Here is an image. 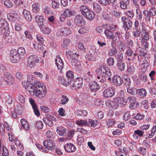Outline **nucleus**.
Wrapping results in <instances>:
<instances>
[{"mask_svg": "<svg viewBox=\"0 0 156 156\" xmlns=\"http://www.w3.org/2000/svg\"><path fill=\"white\" fill-rule=\"evenodd\" d=\"M32 83V86H28L27 87L28 91L30 94L34 95L39 98L44 97L46 94V89L45 86H43L40 82L34 80Z\"/></svg>", "mask_w": 156, "mask_h": 156, "instance_id": "1", "label": "nucleus"}, {"mask_svg": "<svg viewBox=\"0 0 156 156\" xmlns=\"http://www.w3.org/2000/svg\"><path fill=\"white\" fill-rule=\"evenodd\" d=\"M96 72L98 74L105 77L111 76L112 75L110 69L105 65L102 66L101 67L97 69Z\"/></svg>", "mask_w": 156, "mask_h": 156, "instance_id": "2", "label": "nucleus"}, {"mask_svg": "<svg viewBox=\"0 0 156 156\" xmlns=\"http://www.w3.org/2000/svg\"><path fill=\"white\" fill-rule=\"evenodd\" d=\"M39 59L36 55H31L28 58L27 66L30 68H32L36 66V64L39 62Z\"/></svg>", "mask_w": 156, "mask_h": 156, "instance_id": "3", "label": "nucleus"}, {"mask_svg": "<svg viewBox=\"0 0 156 156\" xmlns=\"http://www.w3.org/2000/svg\"><path fill=\"white\" fill-rule=\"evenodd\" d=\"M43 120L46 125L52 126L53 125V122L56 121V119L55 117L48 114L46 115L45 117L43 118Z\"/></svg>", "mask_w": 156, "mask_h": 156, "instance_id": "4", "label": "nucleus"}, {"mask_svg": "<svg viewBox=\"0 0 156 156\" xmlns=\"http://www.w3.org/2000/svg\"><path fill=\"white\" fill-rule=\"evenodd\" d=\"M83 80L81 78L77 77L71 81V87L72 88L75 89L79 88L82 86Z\"/></svg>", "mask_w": 156, "mask_h": 156, "instance_id": "5", "label": "nucleus"}, {"mask_svg": "<svg viewBox=\"0 0 156 156\" xmlns=\"http://www.w3.org/2000/svg\"><path fill=\"white\" fill-rule=\"evenodd\" d=\"M89 53L85 56L86 59L90 61H94L96 59L98 55V53L96 50H90Z\"/></svg>", "mask_w": 156, "mask_h": 156, "instance_id": "6", "label": "nucleus"}, {"mask_svg": "<svg viewBox=\"0 0 156 156\" xmlns=\"http://www.w3.org/2000/svg\"><path fill=\"white\" fill-rule=\"evenodd\" d=\"M106 104L107 106L111 108L116 109L118 108L119 103L117 97L113 99L112 101H106Z\"/></svg>", "mask_w": 156, "mask_h": 156, "instance_id": "7", "label": "nucleus"}, {"mask_svg": "<svg viewBox=\"0 0 156 156\" xmlns=\"http://www.w3.org/2000/svg\"><path fill=\"white\" fill-rule=\"evenodd\" d=\"M115 94V91L112 87L108 88L105 89L103 93V96L105 98L112 97Z\"/></svg>", "mask_w": 156, "mask_h": 156, "instance_id": "8", "label": "nucleus"}, {"mask_svg": "<svg viewBox=\"0 0 156 156\" xmlns=\"http://www.w3.org/2000/svg\"><path fill=\"white\" fill-rule=\"evenodd\" d=\"M44 146L48 150H51L55 148V144L52 140H45L43 141Z\"/></svg>", "mask_w": 156, "mask_h": 156, "instance_id": "9", "label": "nucleus"}, {"mask_svg": "<svg viewBox=\"0 0 156 156\" xmlns=\"http://www.w3.org/2000/svg\"><path fill=\"white\" fill-rule=\"evenodd\" d=\"M65 151L68 153H71L76 151V148L74 145L71 143H67L64 146Z\"/></svg>", "mask_w": 156, "mask_h": 156, "instance_id": "10", "label": "nucleus"}, {"mask_svg": "<svg viewBox=\"0 0 156 156\" xmlns=\"http://www.w3.org/2000/svg\"><path fill=\"white\" fill-rule=\"evenodd\" d=\"M83 20V16L80 14H78L74 18L75 23L76 25L81 26L84 24Z\"/></svg>", "mask_w": 156, "mask_h": 156, "instance_id": "11", "label": "nucleus"}, {"mask_svg": "<svg viewBox=\"0 0 156 156\" xmlns=\"http://www.w3.org/2000/svg\"><path fill=\"white\" fill-rule=\"evenodd\" d=\"M112 82L116 86H120L123 83L122 79L120 76L116 75L113 78Z\"/></svg>", "mask_w": 156, "mask_h": 156, "instance_id": "12", "label": "nucleus"}, {"mask_svg": "<svg viewBox=\"0 0 156 156\" xmlns=\"http://www.w3.org/2000/svg\"><path fill=\"white\" fill-rule=\"evenodd\" d=\"M55 64L58 69L61 72L62 69L64 67V63L62 60L59 57L55 59Z\"/></svg>", "mask_w": 156, "mask_h": 156, "instance_id": "13", "label": "nucleus"}, {"mask_svg": "<svg viewBox=\"0 0 156 156\" xmlns=\"http://www.w3.org/2000/svg\"><path fill=\"white\" fill-rule=\"evenodd\" d=\"M9 26L7 21L4 19L1 18L0 19V30L2 29L8 30L9 29Z\"/></svg>", "mask_w": 156, "mask_h": 156, "instance_id": "14", "label": "nucleus"}, {"mask_svg": "<svg viewBox=\"0 0 156 156\" xmlns=\"http://www.w3.org/2000/svg\"><path fill=\"white\" fill-rule=\"evenodd\" d=\"M59 81L61 84L64 86H67L70 85L71 87V81L69 80H67V78H65L63 76H60L59 77Z\"/></svg>", "mask_w": 156, "mask_h": 156, "instance_id": "15", "label": "nucleus"}, {"mask_svg": "<svg viewBox=\"0 0 156 156\" xmlns=\"http://www.w3.org/2000/svg\"><path fill=\"white\" fill-rule=\"evenodd\" d=\"M4 78V80L7 83L8 85L12 84L14 82L13 78L11 76H9L8 74L5 75Z\"/></svg>", "mask_w": 156, "mask_h": 156, "instance_id": "16", "label": "nucleus"}, {"mask_svg": "<svg viewBox=\"0 0 156 156\" xmlns=\"http://www.w3.org/2000/svg\"><path fill=\"white\" fill-rule=\"evenodd\" d=\"M89 87L92 91H96L100 89L99 85L96 82L93 81L89 84Z\"/></svg>", "mask_w": 156, "mask_h": 156, "instance_id": "17", "label": "nucleus"}, {"mask_svg": "<svg viewBox=\"0 0 156 156\" xmlns=\"http://www.w3.org/2000/svg\"><path fill=\"white\" fill-rule=\"evenodd\" d=\"M156 132V126H154L151 130L146 133V136L147 138H151L153 137Z\"/></svg>", "mask_w": 156, "mask_h": 156, "instance_id": "18", "label": "nucleus"}, {"mask_svg": "<svg viewBox=\"0 0 156 156\" xmlns=\"http://www.w3.org/2000/svg\"><path fill=\"white\" fill-rule=\"evenodd\" d=\"M39 27L41 31L44 34H49L51 32V29L43 24H39Z\"/></svg>", "mask_w": 156, "mask_h": 156, "instance_id": "19", "label": "nucleus"}, {"mask_svg": "<svg viewBox=\"0 0 156 156\" xmlns=\"http://www.w3.org/2000/svg\"><path fill=\"white\" fill-rule=\"evenodd\" d=\"M137 94L141 98H143L146 96L147 92L144 88L138 89L137 90Z\"/></svg>", "mask_w": 156, "mask_h": 156, "instance_id": "20", "label": "nucleus"}, {"mask_svg": "<svg viewBox=\"0 0 156 156\" xmlns=\"http://www.w3.org/2000/svg\"><path fill=\"white\" fill-rule=\"evenodd\" d=\"M56 131L58 134L60 136L66 135V129L62 126L58 127L57 128Z\"/></svg>", "mask_w": 156, "mask_h": 156, "instance_id": "21", "label": "nucleus"}, {"mask_svg": "<svg viewBox=\"0 0 156 156\" xmlns=\"http://www.w3.org/2000/svg\"><path fill=\"white\" fill-rule=\"evenodd\" d=\"M23 14L27 20L29 21L31 20L32 19V16L30 12L26 10H24L23 12Z\"/></svg>", "mask_w": 156, "mask_h": 156, "instance_id": "22", "label": "nucleus"}, {"mask_svg": "<svg viewBox=\"0 0 156 156\" xmlns=\"http://www.w3.org/2000/svg\"><path fill=\"white\" fill-rule=\"evenodd\" d=\"M139 79L142 82H145L147 80V76L146 74L142 71L138 73Z\"/></svg>", "mask_w": 156, "mask_h": 156, "instance_id": "23", "label": "nucleus"}, {"mask_svg": "<svg viewBox=\"0 0 156 156\" xmlns=\"http://www.w3.org/2000/svg\"><path fill=\"white\" fill-rule=\"evenodd\" d=\"M84 17L90 20H93L94 17V14L90 9L85 14Z\"/></svg>", "mask_w": 156, "mask_h": 156, "instance_id": "24", "label": "nucleus"}, {"mask_svg": "<svg viewBox=\"0 0 156 156\" xmlns=\"http://www.w3.org/2000/svg\"><path fill=\"white\" fill-rule=\"evenodd\" d=\"M132 24L133 22L129 19V20L126 22V23L123 24V27H124L126 31H127L132 27Z\"/></svg>", "mask_w": 156, "mask_h": 156, "instance_id": "25", "label": "nucleus"}, {"mask_svg": "<svg viewBox=\"0 0 156 156\" xmlns=\"http://www.w3.org/2000/svg\"><path fill=\"white\" fill-rule=\"evenodd\" d=\"M36 22L40 24H43L45 21L44 17L41 15H37L35 17Z\"/></svg>", "mask_w": 156, "mask_h": 156, "instance_id": "26", "label": "nucleus"}, {"mask_svg": "<svg viewBox=\"0 0 156 156\" xmlns=\"http://www.w3.org/2000/svg\"><path fill=\"white\" fill-rule=\"evenodd\" d=\"M117 0H99V2L101 4L104 5H106L110 3L114 4L116 2Z\"/></svg>", "mask_w": 156, "mask_h": 156, "instance_id": "27", "label": "nucleus"}, {"mask_svg": "<svg viewBox=\"0 0 156 156\" xmlns=\"http://www.w3.org/2000/svg\"><path fill=\"white\" fill-rule=\"evenodd\" d=\"M80 11L83 16H85L87 12L89 11V9L87 6L84 5H82L79 8Z\"/></svg>", "mask_w": 156, "mask_h": 156, "instance_id": "28", "label": "nucleus"}, {"mask_svg": "<svg viewBox=\"0 0 156 156\" xmlns=\"http://www.w3.org/2000/svg\"><path fill=\"white\" fill-rule=\"evenodd\" d=\"M62 33L64 36H67L71 33V30L69 28L65 27L61 30Z\"/></svg>", "mask_w": 156, "mask_h": 156, "instance_id": "29", "label": "nucleus"}, {"mask_svg": "<svg viewBox=\"0 0 156 156\" xmlns=\"http://www.w3.org/2000/svg\"><path fill=\"white\" fill-rule=\"evenodd\" d=\"M137 90L136 88L131 87H129L127 89V93L133 95H135L137 94Z\"/></svg>", "mask_w": 156, "mask_h": 156, "instance_id": "30", "label": "nucleus"}, {"mask_svg": "<svg viewBox=\"0 0 156 156\" xmlns=\"http://www.w3.org/2000/svg\"><path fill=\"white\" fill-rule=\"evenodd\" d=\"M21 123L24 129L27 130H29L30 126L26 119H22L21 120Z\"/></svg>", "mask_w": 156, "mask_h": 156, "instance_id": "31", "label": "nucleus"}, {"mask_svg": "<svg viewBox=\"0 0 156 156\" xmlns=\"http://www.w3.org/2000/svg\"><path fill=\"white\" fill-rule=\"evenodd\" d=\"M117 67L119 70L121 71H123L125 68V64L123 61H120L117 62Z\"/></svg>", "mask_w": 156, "mask_h": 156, "instance_id": "32", "label": "nucleus"}, {"mask_svg": "<svg viewBox=\"0 0 156 156\" xmlns=\"http://www.w3.org/2000/svg\"><path fill=\"white\" fill-rule=\"evenodd\" d=\"M71 40L69 39L65 38L63 39L62 46L64 48L66 49L70 44Z\"/></svg>", "mask_w": 156, "mask_h": 156, "instance_id": "33", "label": "nucleus"}, {"mask_svg": "<svg viewBox=\"0 0 156 156\" xmlns=\"http://www.w3.org/2000/svg\"><path fill=\"white\" fill-rule=\"evenodd\" d=\"M117 99L119 104L122 106H124L126 105L127 100L123 98L117 97Z\"/></svg>", "mask_w": 156, "mask_h": 156, "instance_id": "34", "label": "nucleus"}, {"mask_svg": "<svg viewBox=\"0 0 156 156\" xmlns=\"http://www.w3.org/2000/svg\"><path fill=\"white\" fill-rule=\"evenodd\" d=\"M118 52V49L115 46L110 49L108 52V55L109 56H112L116 55Z\"/></svg>", "mask_w": 156, "mask_h": 156, "instance_id": "35", "label": "nucleus"}, {"mask_svg": "<svg viewBox=\"0 0 156 156\" xmlns=\"http://www.w3.org/2000/svg\"><path fill=\"white\" fill-rule=\"evenodd\" d=\"M143 35H142V37L141 39L149 40V33L146 30H142Z\"/></svg>", "mask_w": 156, "mask_h": 156, "instance_id": "36", "label": "nucleus"}, {"mask_svg": "<svg viewBox=\"0 0 156 156\" xmlns=\"http://www.w3.org/2000/svg\"><path fill=\"white\" fill-rule=\"evenodd\" d=\"M66 76L67 80H69L72 81L73 79L74 73L71 70H69L66 73Z\"/></svg>", "mask_w": 156, "mask_h": 156, "instance_id": "37", "label": "nucleus"}, {"mask_svg": "<svg viewBox=\"0 0 156 156\" xmlns=\"http://www.w3.org/2000/svg\"><path fill=\"white\" fill-rule=\"evenodd\" d=\"M74 12L72 10L70 9H66L63 12V14L66 16H73L74 14Z\"/></svg>", "mask_w": 156, "mask_h": 156, "instance_id": "38", "label": "nucleus"}, {"mask_svg": "<svg viewBox=\"0 0 156 156\" xmlns=\"http://www.w3.org/2000/svg\"><path fill=\"white\" fill-rule=\"evenodd\" d=\"M93 8L94 11L97 13H99L101 10V6L97 3H94L93 4Z\"/></svg>", "mask_w": 156, "mask_h": 156, "instance_id": "39", "label": "nucleus"}, {"mask_svg": "<svg viewBox=\"0 0 156 156\" xmlns=\"http://www.w3.org/2000/svg\"><path fill=\"white\" fill-rule=\"evenodd\" d=\"M76 122L77 125L81 126H88L89 125V123H88L86 121L82 120H77Z\"/></svg>", "mask_w": 156, "mask_h": 156, "instance_id": "40", "label": "nucleus"}, {"mask_svg": "<svg viewBox=\"0 0 156 156\" xmlns=\"http://www.w3.org/2000/svg\"><path fill=\"white\" fill-rule=\"evenodd\" d=\"M33 46L36 50L39 52L42 51L44 49V47L41 44L37 43L34 44Z\"/></svg>", "mask_w": 156, "mask_h": 156, "instance_id": "41", "label": "nucleus"}, {"mask_svg": "<svg viewBox=\"0 0 156 156\" xmlns=\"http://www.w3.org/2000/svg\"><path fill=\"white\" fill-rule=\"evenodd\" d=\"M2 2L8 8L11 7L13 6V4L10 0H2Z\"/></svg>", "mask_w": 156, "mask_h": 156, "instance_id": "42", "label": "nucleus"}, {"mask_svg": "<svg viewBox=\"0 0 156 156\" xmlns=\"http://www.w3.org/2000/svg\"><path fill=\"white\" fill-rule=\"evenodd\" d=\"M118 47L121 51H123L126 50V46L122 41H120Z\"/></svg>", "mask_w": 156, "mask_h": 156, "instance_id": "43", "label": "nucleus"}, {"mask_svg": "<svg viewBox=\"0 0 156 156\" xmlns=\"http://www.w3.org/2000/svg\"><path fill=\"white\" fill-rule=\"evenodd\" d=\"M129 4V2L120 1V6L121 8L123 9H127V5Z\"/></svg>", "mask_w": 156, "mask_h": 156, "instance_id": "44", "label": "nucleus"}, {"mask_svg": "<svg viewBox=\"0 0 156 156\" xmlns=\"http://www.w3.org/2000/svg\"><path fill=\"white\" fill-rule=\"evenodd\" d=\"M32 11L35 12H38L40 11V8L37 3H34L32 5Z\"/></svg>", "mask_w": 156, "mask_h": 156, "instance_id": "45", "label": "nucleus"}, {"mask_svg": "<svg viewBox=\"0 0 156 156\" xmlns=\"http://www.w3.org/2000/svg\"><path fill=\"white\" fill-rule=\"evenodd\" d=\"M21 58V56L19 54L13 57H10L12 62L13 63H16L20 61Z\"/></svg>", "mask_w": 156, "mask_h": 156, "instance_id": "46", "label": "nucleus"}, {"mask_svg": "<svg viewBox=\"0 0 156 156\" xmlns=\"http://www.w3.org/2000/svg\"><path fill=\"white\" fill-rule=\"evenodd\" d=\"M141 32L140 29H135L133 31V35L134 38H138L141 34Z\"/></svg>", "mask_w": 156, "mask_h": 156, "instance_id": "47", "label": "nucleus"}, {"mask_svg": "<svg viewBox=\"0 0 156 156\" xmlns=\"http://www.w3.org/2000/svg\"><path fill=\"white\" fill-rule=\"evenodd\" d=\"M125 14L130 18H133L134 16V13L133 10L126 11L125 12Z\"/></svg>", "mask_w": 156, "mask_h": 156, "instance_id": "48", "label": "nucleus"}, {"mask_svg": "<svg viewBox=\"0 0 156 156\" xmlns=\"http://www.w3.org/2000/svg\"><path fill=\"white\" fill-rule=\"evenodd\" d=\"M104 26L105 28H108L109 30H111L110 31L112 32L114 31L117 27V26L116 25L111 26L106 25L105 26L104 25Z\"/></svg>", "mask_w": 156, "mask_h": 156, "instance_id": "49", "label": "nucleus"}, {"mask_svg": "<svg viewBox=\"0 0 156 156\" xmlns=\"http://www.w3.org/2000/svg\"><path fill=\"white\" fill-rule=\"evenodd\" d=\"M69 100V99L67 96L62 95L61 96V99L60 101V103L64 105L68 102Z\"/></svg>", "mask_w": 156, "mask_h": 156, "instance_id": "50", "label": "nucleus"}, {"mask_svg": "<svg viewBox=\"0 0 156 156\" xmlns=\"http://www.w3.org/2000/svg\"><path fill=\"white\" fill-rule=\"evenodd\" d=\"M115 57L117 59V62L123 61L122 60L123 58V56L122 53L121 52L115 55Z\"/></svg>", "mask_w": 156, "mask_h": 156, "instance_id": "51", "label": "nucleus"}, {"mask_svg": "<svg viewBox=\"0 0 156 156\" xmlns=\"http://www.w3.org/2000/svg\"><path fill=\"white\" fill-rule=\"evenodd\" d=\"M136 11L137 19L140 20H141L143 18V15L140 11L139 9H136Z\"/></svg>", "mask_w": 156, "mask_h": 156, "instance_id": "52", "label": "nucleus"}, {"mask_svg": "<svg viewBox=\"0 0 156 156\" xmlns=\"http://www.w3.org/2000/svg\"><path fill=\"white\" fill-rule=\"evenodd\" d=\"M76 113L78 115L84 116H86L87 114V111L83 110V111L78 110L76 111Z\"/></svg>", "mask_w": 156, "mask_h": 156, "instance_id": "53", "label": "nucleus"}, {"mask_svg": "<svg viewBox=\"0 0 156 156\" xmlns=\"http://www.w3.org/2000/svg\"><path fill=\"white\" fill-rule=\"evenodd\" d=\"M156 75V72L154 70L151 71L149 74V76L151 80H155L154 77H155Z\"/></svg>", "mask_w": 156, "mask_h": 156, "instance_id": "54", "label": "nucleus"}, {"mask_svg": "<svg viewBox=\"0 0 156 156\" xmlns=\"http://www.w3.org/2000/svg\"><path fill=\"white\" fill-rule=\"evenodd\" d=\"M135 71L134 66L129 65L127 66V71L130 74H132Z\"/></svg>", "mask_w": 156, "mask_h": 156, "instance_id": "55", "label": "nucleus"}, {"mask_svg": "<svg viewBox=\"0 0 156 156\" xmlns=\"http://www.w3.org/2000/svg\"><path fill=\"white\" fill-rule=\"evenodd\" d=\"M106 29V30L105 31L104 33L108 38H110L113 34V33L112 31L109 30L108 28Z\"/></svg>", "mask_w": 156, "mask_h": 156, "instance_id": "56", "label": "nucleus"}, {"mask_svg": "<svg viewBox=\"0 0 156 156\" xmlns=\"http://www.w3.org/2000/svg\"><path fill=\"white\" fill-rule=\"evenodd\" d=\"M92 76V75H91L90 72H88L87 73L84 74L83 78L84 79L87 81H89L90 78Z\"/></svg>", "mask_w": 156, "mask_h": 156, "instance_id": "57", "label": "nucleus"}, {"mask_svg": "<svg viewBox=\"0 0 156 156\" xmlns=\"http://www.w3.org/2000/svg\"><path fill=\"white\" fill-rule=\"evenodd\" d=\"M112 15L116 18H119L121 14V12L116 10H113L112 12Z\"/></svg>", "mask_w": 156, "mask_h": 156, "instance_id": "58", "label": "nucleus"}, {"mask_svg": "<svg viewBox=\"0 0 156 156\" xmlns=\"http://www.w3.org/2000/svg\"><path fill=\"white\" fill-rule=\"evenodd\" d=\"M18 54L21 56L25 54V50L24 48L20 47L17 50Z\"/></svg>", "mask_w": 156, "mask_h": 156, "instance_id": "59", "label": "nucleus"}, {"mask_svg": "<svg viewBox=\"0 0 156 156\" xmlns=\"http://www.w3.org/2000/svg\"><path fill=\"white\" fill-rule=\"evenodd\" d=\"M133 52L131 48H128L125 52V55L129 57L131 56L133 54Z\"/></svg>", "mask_w": 156, "mask_h": 156, "instance_id": "60", "label": "nucleus"}, {"mask_svg": "<svg viewBox=\"0 0 156 156\" xmlns=\"http://www.w3.org/2000/svg\"><path fill=\"white\" fill-rule=\"evenodd\" d=\"M88 32V29L87 27H82L78 31L79 33L83 34L87 33Z\"/></svg>", "mask_w": 156, "mask_h": 156, "instance_id": "61", "label": "nucleus"}, {"mask_svg": "<svg viewBox=\"0 0 156 156\" xmlns=\"http://www.w3.org/2000/svg\"><path fill=\"white\" fill-rule=\"evenodd\" d=\"M148 40L141 39V44L142 47H144L146 48H148V44L147 41Z\"/></svg>", "mask_w": 156, "mask_h": 156, "instance_id": "62", "label": "nucleus"}, {"mask_svg": "<svg viewBox=\"0 0 156 156\" xmlns=\"http://www.w3.org/2000/svg\"><path fill=\"white\" fill-rule=\"evenodd\" d=\"M127 100L130 103L132 104L137 101L135 97L133 96H129L127 98Z\"/></svg>", "mask_w": 156, "mask_h": 156, "instance_id": "63", "label": "nucleus"}, {"mask_svg": "<svg viewBox=\"0 0 156 156\" xmlns=\"http://www.w3.org/2000/svg\"><path fill=\"white\" fill-rule=\"evenodd\" d=\"M66 54L67 58L69 59L72 58L73 57L74 55L73 53H72L71 51L70 50L67 51L66 52Z\"/></svg>", "mask_w": 156, "mask_h": 156, "instance_id": "64", "label": "nucleus"}]
</instances>
